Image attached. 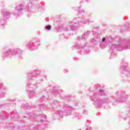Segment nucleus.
I'll list each match as a JSON object with an SVG mask.
<instances>
[{
    "mask_svg": "<svg viewBox=\"0 0 130 130\" xmlns=\"http://www.w3.org/2000/svg\"><path fill=\"white\" fill-rule=\"evenodd\" d=\"M79 130H81V129H79Z\"/></svg>",
    "mask_w": 130,
    "mask_h": 130,
    "instance_id": "obj_3",
    "label": "nucleus"
},
{
    "mask_svg": "<svg viewBox=\"0 0 130 130\" xmlns=\"http://www.w3.org/2000/svg\"><path fill=\"white\" fill-rule=\"evenodd\" d=\"M46 29L47 30H50V29H51V26L49 25L46 26Z\"/></svg>",
    "mask_w": 130,
    "mask_h": 130,
    "instance_id": "obj_1",
    "label": "nucleus"
},
{
    "mask_svg": "<svg viewBox=\"0 0 130 130\" xmlns=\"http://www.w3.org/2000/svg\"><path fill=\"white\" fill-rule=\"evenodd\" d=\"M104 41H105V38H104L102 39V42H104Z\"/></svg>",
    "mask_w": 130,
    "mask_h": 130,
    "instance_id": "obj_2",
    "label": "nucleus"
}]
</instances>
